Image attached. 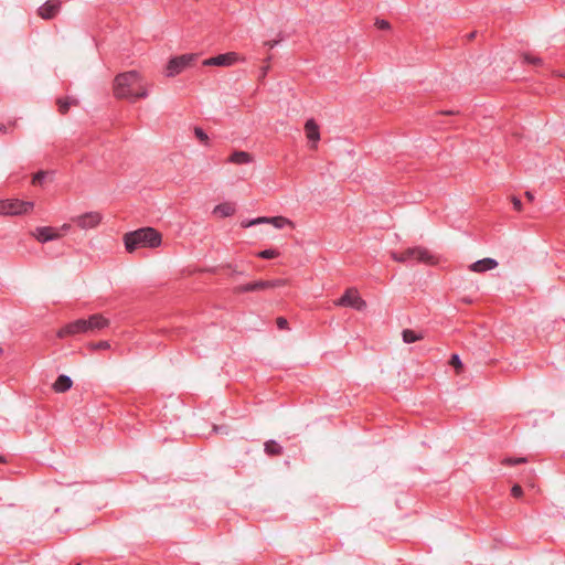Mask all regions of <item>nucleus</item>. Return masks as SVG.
Returning a JSON list of instances; mask_svg holds the SVG:
<instances>
[{"label": "nucleus", "mask_w": 565, "mask_h": 565, "mask_svg": "<svg viewBox=\"0 0 565 565\" xmlns=\"http://www.w3.org/2000/svg\"><path fill=\"white\" fill-rule=\"evenodd\" d=\"M109 326V320L100 313H94L87 319H77L63 326L56 333L57 338L65 339L78 334H95Z\"/></svg>", "instance_id": "nucleus-1"}, {"label": "nucleus", "mask_w": 565, "mask_h": 565, "mask_svg": "<svg viewBox=\"0 0 565 565\" xmlns=\"http://www.w3.org/2000/svg\"><path fill=\"white\" fill-rule=\"evenodd\" d=\"M162 243V235L153 227H141L124 235V244L128 253L139 248H156Z\"/></svg>", "instance_id": "nucleus-2"}, {"label": "nucleus", "mask_w": 565, "mask_h": 565, "mask_svg": "<svg viewBox=\"0 0 565 565\" xmlns=\"http://www.w3.org/2000/svg\"><path fill=\"white\" fill-rule=\"evenodd\" d=\"M140 75L136 71H129L120 73L115 77L114 81V95L116 98L130 99L132 102L145 98L147 90L142 87L135 89V85L139 84Z\"/></svg>", "instance_id": "nucleus-3"}, {"label": "nucleus", "mask_w": 565, "mask_h": 565, "mask_svg": "<svg viewBox=\"0 0 565 565\" xmlns=\"http://www.w3.org/2000/svg\"><path fill=\"white\" fill-rule=\"evenodd\" d=\"M392 258L398 263L419 262L428 265L436 264V258L422 246L408 247L402 252H392Z\"/></svg>", "instance_id": "nucleus-4"}, {"label": "nucleus", "mask_w": 565, "mask_h": 565, "mask_svg": "<svg viewBox=\"0 0 565 565\" xmlns=\"http://www.w3.org/2000/svg\"><path fill=\"white\" fill-rule=\"evenodd\" d=\"M198 58V54L189 53L182 54L179 56L172 57L166 67V75L168 77H173L181 72H183L186 67L191 66L193 62Z\"/></svg>", "instance_id": "nucleus-5"}, {"label": "nucleus", "mask_w": 565, "mask_h": 565, "mask_svg": "<svg viewBox=\"0 0 565 565\" xmlns=\"http://www.w3.org/2000/svg\"><path fill=\"white\" fill-rule=\"evenodd\" d=\"M285 284H286L285 279L257 280V281L247 282V284L236 286L234 288V292L239 295V294H245V292L262 291V290H266L269 288L281 287Z\"/></svg>", "instance_id": "nucleus-6"}, {"label": "nucleus", "mask_w": 565, "mask_h": 565, "mask_svg": "<svg viewBox=\"0 0 565 565\" xmlns=\"http://www.w3.org/2000/svg\"><path fill=\"white\" fill-rule=\"evenodd\" d=\"M0 202H6L3 206L2 215H22L28 214L33 210V203L28 201H22L19 199L11 200H0Z\"/></svg>", "instance_id": "nucleus-7"}, {"label": "nucleus", "mask_w": 565, "mask_h": 565, "mask_svg": "<svg viewBox=\"0 0 565 565\" xmlns=\"http://www.w3.org/2000/svg\"><path fill=\"white\" fill-rule=\"evenodd\" d=\"M335 305L341 307H351L360 311L366 308L365 300L360 297L358 290L354 288H348L338 299Z\"/></svg>", "instance_id": "nucleus-8"}, {"label": "nucleus", "mask_w": 565, "mask_h": 565, "mask_svg": "<svg viewBox=\"0 0 565 565\" xmlns=\"http://www.w3.org/2000/svg\"><path fill=\"white\" fill-rule=\"evenodd\" d=\"M245 61V57L239 56L236 52H227L218 54L203 61L204 66H231L237 62Z\"/></svg>", "instance_id": "nucleus-9"}, {"label": "nucleus", "mask_w": 565, "mask_h": 565, "mask_svg": "<svg viewBox=\"0 0 565 565\" xmlns=\"http://www.w3.org/2000/svg\"><path fill=\"white\" fill-rule=\"evenodd\" d=\"M103 215L99 212H87L74 217L72 221L83 230L95 228L100 224Z\"/></svg>", "instance_id": "nucleus-10"}, {"label": "nucleus", "mask_w": 565, "mask_h": 565, "mask_svg": "<svg viewBox=\"0 0 565 565\" xmlns=\"http://www.w3.org/2000/svg\"><path fill=\"white\" fill-rule=\"evenodd\" d=\"M60 9V0H47L38 9V14L44 20H51L58 13Z\"/></svg>", "instance_id": "nucleus-11"}, {"label": "nucleus", "mask_w": 565, "mask_h": 565, "mask_svg": "<svg viewBox=\"0 0 565 565\" xmlns=\"http://www.w3.org/2000/svg\"><path fill=\"white\" fill-rule=\"evenodd\" d=\"M305 131L308 140L311 142L310 148L316 150L320 140V129L315 119H308L305 124Z\"/></svg>", "instance_id": "nucleus-12"}, {"label": "nucleus", "mask_w": 565, "mask_h": 565, "mask_svg": "<svg viewBox=\"0 0 565 565\" xmlns=\"http://www.w3.org/2000/svg\"><path fill=\"white\" fill-rule=\"evenodd\" d=\"M35 238L41 243L58 238L61 235L56 228L51 226L38 227L34 233Z\"/></svg>", "instance_id": "nucleus-13"}, {"label": "nucleus", "mask_w": 565, "mask_h": 565, "mask_svg": "<svg viewBox=\"0 0 565 565\" xmlns=\"http://www.w3.org/2000/svg\"><path fill=\"white\" fill-rule=\"evenodd\" d=\"M498 266V262L493 258H483L472 263L469 269L475 273H484L494 269Z\"/></svg>", "instance_id": "nucleus-14"}, {"label": "nucleus", "mask_w": 565, "mask_h": 565, "mask_svg": "<svg viewBox=\"0 0 565 565\" xmlns=\"http://www.w3.org/2000/svg\"><path fill=\"white\" fill-rule=\"evenodd\" d=\"M227 161L234 164H247L253 161V156L249 152L236 150L230 156Z\"/></svg>", "instance_id": "nucleus-15"}, {"label": "nucleus", "mask_w": 565, "mask_h": 565, "mask_svg": "<svg viewBox=\"0 0 565 565\" xmlns=\"http://www.w3.org/2000/svg\"><path fill=\"white\" fill-rule=\"evenodd\" d=\"M78 100L72 97H60L56 99L57 110L61 115H66L71 106H77Z\"/></svg>", "instance_id": "nucleus-16"}, {"label": "nucleus", "mask_w": 565, "mask_h": 565, "mask_svg": "<svg viewBox=\"0 0 565 565\" xmlns=\"http://www.w3.org/2000/svg\"><path fill=\"white\" fill-rule=\"evenodd\" d=\"M72 380L70 376L61 374L57 376L56 381L53 384V388L55 392L64 393L72 387Z\"/></svg>", "instance_id": "nucleus-17"}, {"label": "nucleus", "mask_w": 565, "mask_h": 565, "mask_svg": "<svg viewBox=\"0 0 565 565\" xmlns=\"http://www.w3.org/2000/svg\"><path fill=\"white\" fill-rule=\"evenodd\" d=\"M213 213L220 217L231 216L235 213V205L230 202L217 204L214 207Z\"/></svg>", "instance_id": "nucleus-18"}, {"label": "nucleus", "mask_w": 565, "mask_h": 565, "mask_svg": "<svg viewBox=\"0 0 565 565\" xmlns=\"http://www.w3.org/2000/svg\"><path fill=\"white\" fill-rule=\"evenodd\" d=\"M264 451L269 457H278L284 454L282 447L273 439L265 441Z\"/></svg>", "instance_id": "nucleus-19"}, {"label": "nucleus", "mask_w": 565, "mask_h": 565, "mask_svg": "<svg viewBox=\"0 0 565 565\" xmlns=\"http://www.w3.org/2000/svg\"><path fill=\"white\" fill-rule=\"evenodd\" d=\"M402 338L405 343H414L416 341L423 340L424 334L417 333L412 329H404L402 332Z\"/></svg>", "instance_id": "nucleus-20"}, {"label": "nucleus", "mask_w": 565, "mask_h": 565, "mask_svg": "<svg viewBox=\"0 0 565 565\" xmlns=\"http://www.w3.org/2000/svg\"><path fill=\"white\" fill-rule=\"evenodd\" d=\"M269 224H273L276 228H282L286 225H289L292 228L295 227L294 222L285 216L269 217Z\"/></svg>", "instance_id": "nucleus-21"}, {"label": "nucleus", "mask_w": 565, "mask_h": 565, "mask_svg": "<svg viewBox=\"0 0 565 565\" xmlns=\"http://www.w3.org/2000/svg\"><path fill=\"white\" fill-rule=\"evenodd\" d=\"M522 61L526 64H532L534 66H542L543 60L539 56H534L531 53H523L522 54Z\"/></svg>", "instance_id": "nucleus-22"}, {"label": "nucleus", "mask_w": 565, "mask_h": 565, "mask_svg": "<svg viewBox=\"0 0 565 565\" xmlns=\"http://www.w3.org/2000/svg\"><path fill=\"white\" fill-rule=\"evenodd\" d=\"M280 255V252L276 248L264 249L257 253V257L263 259H274Z\"/></svg>", "instance_id": "nucleus-23"}, {"label": "nucleus", "mask_w": 565, "mask_h": 565, "mask_svg": "<svg viewBox=\"0 0 565 565\" xmlns=\"http://www.w3.org/2000/svg\"><path fill=\"white\" fill-rule=\"evenodd\" d=\"M525 462H527L526 457H507L501 461V463L504 466H514V465H520V463H525Z\"/></svg>", "instance_id": "nucleus-24"}, {"label": "nucleus", "mask_w": 565, "mask_h": 565, "mask_svg": "<svg viewBox=\"0 0 565 565\" xmlns=\"http://www.w3.org/2000/svg\"><path fill=\"white\" fill-rule=\"evenodd\" d=\"M449 364L455 367L457 373H460L463 369L461 360L458 354H452L449 360Z\"/></svg>", "instance_id": "nucleus-25"}, {"label": "nucleus", "mask_w": 565, "mask_h": 565, "mask_svg": "<svg viewBox=\"0 0 565 565\" xmlns=\"http://www.w3.org/2000/svg\"><path fill=\"white\" fill-rule=\"evenodd\" d=\"M17 126V120H10L8 122H0V134L11 132Z\"/></svg>", "instance_id": "nucleus-26"}, {"label": "nucleus", "mask_w": 565, "mask_h": 565, "mask_svg": "<svg viewBox=\"0 0 565 565\" xmlns=\"http://www.w3.org/2000/svg\"><path fill=\"white\" fill-rule=\"evenodd\" d=\"M194 135L200 140V142H202L204 145H207L209 136L206 135V132L202 128L195 127L194 128Z\"/></svg>", "instance_id": "nucleus-27"}, {"label": "nucleus", "mask_w": 565, "mask_h": 565, "mask_svg": "<svg viewBox=\"0 0 565 565\" xmlns=\"http://www.w3.org/2000/svg\"><path fill=\"white\" fill-rule=\"evenodd\" d=\"M46 178V172L45 171H39L36 172L33 178H32V184L33 185H42L43 181L45 180Z\"/></svg>", "instance_id": "nucleus-28"}, {"label": "nucleus", "mask_w": 565, "mask_h": 565, "mask_svg": "<svg viewBox=\"0 0 565 565\" xmlns=\"http://www.w3.org/2000/svg\"><path fill=\"white\" fill-rule=\"evenodd\" d=\"M263 223H269V217H265V216L257 217V218H254V220L248 221L246 223H242V226L243 227H249L252 225L263 224Z\"/></svg>", "instance_id": "nucleus-29"}, {"label": "nucleus", "mask_w": 565, "mask_h": 565, "mask_svg": "<svg viewBox=\"0 0 565 565\" xmlns=\"http://www.w3.org/2000/svg\"><path fill=\"white\" fill-rule=\"evenodd\" d=\"M89 348L93 351H95V350H108L110 348V344L107 341H99V342H96V343L92 342V343H89Z\"/></svg>", "instance_id": "nucleus-30"}, {"label": "nucleus", "mask_w": 565, "mask_h": 565, "mask_svg": "<svg viewBox=\"0 0 565 565\" xmlns=\"http://www.w3.org/2000/svg\"><path fill=\"white\" fill-rule=\"evenodd\" d=\"M375 26L380 30H390L391 23L387 20L384 19H376L375 20Z\"/></svg>", "instance_id": "nucleus-31"}, {"label": "nucleus", "mask_w": 565, "mask_h": 565, "mask_svg": "<svg viewBox=\"0 0 565 565\" xmlns=\"http://www.w3.org/2000/svg\"><path fill=\"white\" fill-rule=\"evenodd\" d=\"M277 328L280 330H289L288 320L285 317H278L276 319Z\"/></svg>", "instance_id": "nucleus-32"}, {"label": "nucleus", "mask_w": 565, "mask_h": 565, "mask_svg": "<svg viewBox=\"0 0 565 565\" xmlns=\"http://www.w3.org/2000/svg\"><path fill=\"white\" fill-rule=\"evenodd\" d=\"M511 495L519 499L523 495V489L520 484L515 483L511 489Z\"/></svg>", "instance_id": "nucleus-33"}, {"label": "nucleus", "mask_w": 565, "mask_h": 565, "mask_svg": "<svg viewBox=\"0 0 565 565\" xmlns=\"http://www.w3.org/2000/svg\"><path fill=\"white\" fill-rule=\"evenodd\" d=\"M511 202H512L513 207H514L515 211L520 212L522 210V202H521V200L518 196L512 195L511 196Z\"/></svg>", "instance_id": "nucleus-34"}, {"label": "nucleus", "mask_w": 565, "mask_h": 565, "mask_svg": "<svg viewBox=\"0 0 565 565\" xmlns=\"http://www.w3.org/2000/svg\"><path fill=\"white\" fill-rule=\"evenodd\" d=\"M476 36H477V31H472L465 35L467 42H471L472 40L476 39Z\"/></svg>", "instance_id": "nucleus-35"}, {"label": "nucleus", "mask_w": 565, "mask_h": 565, "mask_svg": "<svg viewBox=\"0 0 565 565\" xmlns=\"http://www.w3.org/2000/svg\"><path fill=\"white\" fill-rule=\"evenodd\" d=\"M278 42L279 41H277V40L267 41V42H265V45H267L269 49H273V47H275L278 44Z\"/></svg>", "instance_id": "nucleus-36"}, {"label": "nucleus", "mask_w": 565, "mask_h": 565, "mask_svg": "<svg viewBox=\"0 0 565 565\" xmlns=\"http://www.w3.org/2000/svg\"><path fill=\"white\" fill-rule=\"evenodd\" d=\"M440 114L452 116V115H458L459 111L458 110H443V111H440Z\"/></svg>", "instance_id": "nucleus-37"}, {"label": "nucleus", "mask_w": 565, "mask_h": 565, "mask_svg": "<svg viewBox=\"0 0 565 565\" xmlns=\"http://www.w3.org/2000/svg\"><path fill=\"white\" fill-rule=\"evenodd\" d=\"M460 301L467 305H471L473 302V300L470 297H462Z\"/></svg>", "instance_id": "nucleus-38"}, {"label": "nucleus", "mask_w": 565, "mask_h": 565, "mask_svg": "<svg viewBox=\"0 0 565 565\" xmlns=\"http://www.w3.org/2000/svg\"><path fill=\"white\" fill-rule=\"evenodd\" d=\"M525 198H526L529 201H533L534 195H533L530 191H526V192H525Z\"/></svg>", "instance_id": "nucleus-39"}, {"label": "nucleus", "mask_w": 565, "mask_h": 565, "mask_svg": "<svg viewBox=\"0 0 565 565\" xmlns=\"http://www.w3.org/2000/svg\"><path fill=\"white\" fill-rule=\"evenodd\" d=\"M8 460L4 456L0 455V463H7Z\"/></svg>", "instance_id": "nucleus-40"}, {"label": "nucleus", "mask_w": 565, "mask_h": 565, "mask_svg": "<svg viewBox=\"0 0 565 565\" xmlns=\"http://www.w3.org/2000/svg\"><path fill=\"white\" fill-rule=\"evenodd\" d=\"M533 476H534V470L533 469L529 470L526 473V477L532 478Z\"/></svg>", "instance_id": "nucleus-41"}, {"label": "nucleus", "mask_w": 565, "mask_h": 565, "mask_svg": "<svg viewBox=\"0 0 565 565\" xmlns=\"http://www.w3.org/2000/svg\"><path fill=\"white\" fill-rule=\"evenodd\" d=\"M207 271L215 274L217 271V269L216 268H211V269H207Z\"/></svg>", "instance_id": "nucleus-42"}, {"label": "nucleus", "mask_w": 565, "mask_h": 565, "mask_svg": "<svg viewBox=\"0 0 565 565\" xmlns=\"http://www.w3.org/2000/svg\"><path fill=\"white\" fill-rule=\"evenodd\" d=\"M76 565H79V564H76Z\"/></svg>", "instance_id": "nucleus-43"}]
</instances>
